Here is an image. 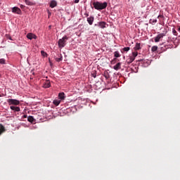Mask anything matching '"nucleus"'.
<instances>
[{
	"label": "nucleus",
	"instance_id": "33",
	"mask_svg": "<svg viewBox=\"0 0 180 180\" xmlns=\"http://www.w3.org/2000/svg\"><path fill=\"white\" fill-rule=\"evenodd\" d=\"M162 15H159L158 16V18H162Z\"/></svg>",
	"mask_w": 180,
	"mask_h": 180
},
{
	"label": "nucleus",
	"instance_id": "4",
	"mask_svg": "<svg viewBox=\"0 0 180 180\" xmlns=\"http://www.w3.org/2000/svg\"><path fill=\"white\" fill-rule=\"evenodd\" d=\"M165 37V34L164 33H162V34H159L157 35L156 37L154 38V41L155 42H158L160 41V39L162 38V37Z\"/></svg>",
	"mask_w": 180,
	"mask_h": 180
},
{
	"label": "nucleus",
	"instance_id": "1",
	"mask_svg": "<svg viewBox=\"0 0 180 180\" xmlns=\"http://www.w3.org/2000/svg\"><path fill=\"white\" fill-rule=\"evenodd\" d=\"M93 6H94V8L96 10L102 11V10L107 8L108 3L107 2L101 3V2H98V1H94L93 3Z\"/></svg>",
	"mask_w": 180,
	"mask_h": 180
},
{
	"label": "nucleus",
	"instance_id": "24",
	"mask_svg": "<svg viewBox=\"0 0 180 180\" xmlns=\"http://www.w3.org/2000/svg\"><path fill=\"white\" fill-rule=\"evenodd\" d=\"M130 50V47L127 46V47H124L122 49V51L124 52H127Z\"/></svg>",
	"mask_w": 180,
	"mask_h": 180
},
{
	"label": "nucleus",
	"instance_id": "15",
	"mask_svg": "<svg viewBox=\"0 0 180 180\" xmlns=\"http://www.w3.org/2000/svg\"><path fill=\"white\" fill-rule=\"evenodd\" d=\"M114 56H115V58H120L121 55H120V53H119L118 51H115L114 52Z\"/></svg>",
	"mask_w": 180,
	"mask_h": 180
},
{
	"label": "nucleus",
	"instance_id": "19",
	"mask_svg": "<svg viewBox=\"0 0 180 180\" xmlns=\"http://www.w3.org/2000/svg\"><path fill=\"white\" fill-rule=\"evenodd\" d=\"M59 98L61 100H64L65 99V93H59Z\"/></svg>",
	"mask_w": 180,
	"mask_h": 180
},
{
	"label": "nucleus",
	"instance_id": "30",
	"mask_svg": "<svg viewBox=\"0 0 180 180\" xmlns=\"http://www.w3.org/2000/svg\"><path fill=\"white\" fill-rule=\"evenodd\" d=\"M79 2V0H75V4H78Z\"/></svg>",
	"mask_w": 180,
	"mask_h": 180
},
{
	"label": "nucleus",
	"instance_id": "22",
	"mask_svg": "<svg viewBox=\"0 0 180 180\" xmlns=\"http://www.w3.org/2000/svg\"><path fill=\"white\" fill-rule=\"evenodd\" d=\"M60 103V101H58V100H55L53 101L54 105H56V106H58Z\"/></svg>",
	"mask_w": 180,
	"mask_h": 180
},
{
	"label": "nucleus",
	"instance_id": "6",
	"mask_svg": "<svg viewBox=\"0 0 180 180\" xmlns=\"http://www.w3.org/2000/svg\"><path fill=\"white\" fill-rule=\"evenodd\" d=\"M27 38L30 40H32L33 39H37V36H36L35 34H32V33H28L27 34Z\"/></svg>",
	"mask_w": 180,
	"mask_h": 180
},
{
	"label": "nucleus",
	"instance_id": "26",
	"mask_svg": "<svg viewBox=\"0 0 180 180\" xmlns=\"http://www.w3.org/2000/svg\"><path fill=\"white\" fill-rule=\"evenodd\" d=\"M172 33L174 36H177L178 33L174 28L172 29Z\"/></svg>",
	"mask_w": 180,
	"mask_h": 180
},
{
	"label": "nucleus",
	"instance_id": "23",
	"mask_svg": "<svg viewBox=\"0 0 180 180\" xmlns=\"http://www.w3.org/2000/svg\"><path fill=\"white\" fill-rule=\"evenodd\" d=\"M151 50H152V52H155L158 50V46H152Z\"/></svg>",
	"mask_w": 180,
	"mask_h": 180
},
{
	"label": "nucleus",
	"instance_id": "7",
	"mask_svg": "<svg viewBox=\"0 0 180 180\" xmlns=\"http://www.w3.org/2000/svg\"><path fill=\"white\" fill-rule=\"evenodd\" d=\"M57 5H58V2L57 1H56L55 0L51 1V2H50V8H53L56 7Z\"/></svg>",
	"mask_w": 180,
	"mask_h": 180
},
{
	"label": "nucleus",
	"instance_id": "11",
	"mask_svg": "<svg viewBox=\"0 0 180 180\" xmlns=\"http://www.w3.org/2000/svg\"><path fill=\"white\" fill-rule=\"evenodd\" d=\"M121 65H122V63H117V65L113 67V69L115 71H118L119 70L121 69Z\"/></svg>",
	"mask_w": 180,
	"mask_h": 180
},
{
	"label": "nucleus",
	"instance_id": "35",
	"mask_svg": "<svg viewBox=\"0 0 180 180\" xmlns=\"http://www.w3.org/2000/svg\"><path fill=\"white\" fill-rule=\"evenodd\" d=\"M94 77L96 78V75H94Z\"/></svg>",
	"mask_w": 180,
	"mask_h": 180
},
{
	"label": "nucleus",
	"instance_id": "34",
	"mask_svg": "<svg viewBox=\"0 0 180 180\" xmlns=\"http://www.w3.org/2000/svg\"><path fill=\"white\" fill-rule=\"evenodd\" d=\"M178 31L180 32V27H179Z\"/></svg>",
	"mask_w": 180,
	"mask_h": 180
},
{
	"label": "nucleus",
	"instance_id": "28",
	"mask_svg": "<svg viewBox=\"0 0 180 180\" xmlns=\"http://www.w3.org/2000/svg\"><path fill=\"white\" fill-rule=\"evenodd\" d=\"M5 63H6V60L5 59H4V58L0 59V63L1 64H5Z\"/></svg>",
	"mask_w": 180,
	"mask_h": 180
},
{
	"label": "nucleus",
	"instance_id": "18",
	"mask_svg": "<svg viewBox=\"0 0 180 180\" xmlns=\"http://www.w3.org/2000/svg\"><path fill=\"white\" fill-rule=\"evenodd\" d=\"M59 57H60V58H56V61L57 63H60V61L63 60V56H62V54H60V55H59Z\"/></svg>",
	"mask_w": 180,
	"mask_h": 180
},
{
	"label": "nucleus",
	"instance_id": "17",
	"mask_svg": "<svg viewBox=\"0 0 180 180\" xmlns=\"http://www.w3.org/2000/svg\"><path fill=\"white\" fill-rule=\"evenodd\" d=\"M27 121L30 122V123H33L34 121V117L33 116H28Z\"/></svg>",
	"mask_w": 180,
	"mask_h": 180
},
{
	"label": "nucleus",
	"instance_id": "20",
	"mask_svg": "<svg viewBox=\"0 0 180 180\" xmlns=\"http://www.w3.org/2000/svg\"><path fill=\"white\" fill-rule=\"evenodd\" d=\"M25 4L27 6H32L34 5L33 2L30 1V0H25Z\"/></svg>",
	"mask_w": 180,
	"mask_h": 180
},
{
	"label": "nucleus",
	"instance_id": "13",
	"mask_svg": "<svg viewBox=\"0 0 180 180\" xmlns=\"http://www.w3.org/2000/svg\"><path fill=\"white\" fill-rule=\"evenodd\" d=\"M134 49L135 51L141 50V44H140V43H136V44H135V46L134 47Z\"/></svg>",
	"mask_w": 180,
	"mask_h": 180
},
{
	"label": "nucleus",
	"instance_id": "29",
	"mask_svg": "<svg viewBox=\"0 0 180 180\" xmlns=\"http://www.w3.org/2000/svg\"><path fill=\"white\" fill-rule=\"evenodd\" d=\"M104 77L105 78V79H109L110 78V76H109V75H108V73H105L104 74Z\"/></svg>",
	"mask_w": 180,
	"mask_h": 180
},
{
	"label": "nucleus",
	"instance_id": "16",
	"mask_svg": "<svg viewBox=\"0 0 180 180\" xmlns=\"http://www.w3.org/2000/svg\"><path fill=\"white\" fill-rule=\"evenodd\" d=\"M138 56V52L137 51H134L132 53V56H130L129 57L131 58H134V59H136V58Z\"/></svg>",
	"mask_w": 180,
	"mask_h": 180
},
{
	"label": "nucleus",
	"instance_id": "25",
	"mask_svg": "<svg viewBox=\"0 0 180 180\" xmlns=\"http://www.w3.org/2000/svg\"><path fill=\"white\" fill-rule=\"evenodd\" d=\"M41 54L42 56L46 57L47 56V53H46L44 51H41Z\"/></svg>",
	"mask_w": 180,
	"mask_h": 180
},
{
	"label": "nucleus",
	"instance_id": "27",
	"mask_svg": "<svg viewBox=\"0 0 180 180\" xmlns=\"http://www.w3.org/2000/svg\"><path fill=\"white\" fill-rule=\"evenodd\" d=\"M150 23L155 24L157 22V19L150 20Z\"/></svg>",
	"mask_w": 180,
	"mask_h": 180
},
{
	"label": "nucleus",
	"instance_id": "36",
	"mask_svg": "<svg viewBox=\"0 0 180 180\" xmlns=\"http://www.w3.org/2000/svg\"><path fill=\"white\" fill-rule=\"evenodd\" d=\"M51 15V13H49V15Z\"/></svg>",
	"mask_w": 180,
	"mask_h": 180
},
{
	"label": "nucleus",
	"instance_id": "31",
	"mask_svg": "<svg viewBox=\"0 0 180 180\" xmlns=\"http://www.w3.org/2000/svg\"><path fill=\"white\" fill-rule=\"evenodd\" d=\"M20 8H25V6H23V5H20Z\"/></svg>",
	"mask_w": 180,
	"mask_h": 180
},
{
	"label": "nucleus",
	"instance_id": "12",
	"mask_svg": "<svg viewBox=\"0 0 180 180\" xmlns=\"http://www.w3.org/2000/svg\"><path fill=\"white\" fill-rule=\"evenodd\" d=\"M98 26L100 27V28L104 29V28L106 27V22H98Z\"/></svg>",
	"mask_w": 180,
	"mask_h": 180
},
{
	"label": "nucleus",
	"instance_id": "10",
	"mask_svg": "<svg viewBox=\"0 0 180 180\" xmlns=\"http://www.w3.org/2000/svg\"><path fill=\"white\" fill-rule=\"evenodd\" d=\"M6 128L4 125H2L1 124H0V136L2 134L6 132Z\"/></svg>",
	"mask_w": 180,
	"mask_h": 180
},
{
	"label": "nucleus",
	"instance_id": "14",
	"mask_svg": "<svg viewBox=\"0 0 180 180\" xmlns=\"http://www.w3.org/2000/svg\"><path fill=\"white\" fill-rule=\"evenodd\" d=\"M50 86H51L50 81H49V80H46V81L45 82L44 85V87L45 89H47V88H49Z\"/></svg>",
	"mask_w": 180,
	"mask_h": 180
},
{
	"label": "nucleus",
	"instance_id": "5",
	"mask_svg": "<svg viewBox=\"0 0 180 180\" xmlns=\"http://www.w3.org/2000/svg\"><path fill=\"white\" fill-rule=\"evenodd\" d=\"M12 12L13 13H16V14H18V15L21 14V10L18 7H16V6L12 8Z\"/></svg>",
	"mask_w": 180,
	"mask_h": 180
},
{
	"label": "nucleus",
	"instance_id": "32",
	"mask_svg": "<svg viewBox=\"0 0 180 180\" xmlns=\"http://www.w3.org/2000/svg\"><path fill=\"white\" fill-rule=\"evenodd\" d=\"M23 118H27V115H23Z\"/></svg>",
	"mask_w": 180,
	"mask_h": 180
},
{
	"label": "nucleus",
	"instance_id": "2",
	"mask_svg": "<svg viewBox=\"0 0 180 180\" xmlns=\"http://www.w3.org/2000/svg\"><path fill=\"white\" fill-rule=\"evenodd\" d=\"M68 40V37L67 36H64L61 39L58 41V46L60 49H63L65 46V42Z\"/></svg>",
	"mask_w": 180,
	"mask_h": 180
},
{
	"label": "nucleus",
	"instance_id": "21",
	"mask_svg": "<svg viewBox=\"0 0 180 180\" xmlns=\"http://www.w3.org/2000/svg\"><path fill=\"white\" fill-rule=\"evenodd\" d=\"M134 60H135V59H134L133 58L129 57V58L127 60V63L129 64H130V63H133V61H134Z\"/></svg>",
	"mask_w": 180,
	"mask_h": 180
},
{
	"label": "nucleus",
	"instance_id": "37",
	"mask_svg": "<svg viewBox=\"0 0 180 180\" xmlns=\"http://www.w3.org/2000/svg\"><path fill=\"white\" fill-rule=\"evenodd\" d=\"M51 15V13H49V15Z\"/></svg>",
	"mask_w": 180,
	"mask_h": 180
},
{
	"label": "nucleus",
	"instance_id": "8",
	"mask_svg": "<svg viewBox=\"0 0 180 180\" xmlns=\"http://www.w3.org/2000/svg\"><path fill=\"white\" fill-rule=\"evenodd\" d=\"M10 108L13 111H15V112H20V108L18 106L11 105Z\"/></svg>",
	"mask_w": 180,
	"mask_h": 180
},
{
	"label": "nucleus",
	"instance_id": "9",
	"mask_svg": "<svg viewBox=\"0 0 180 180\" xmlns=\"http://www.w3.org/2000/svg\"><path fill=\"white\" fill-rule=\"evenodd\" d=\"M94 20V18L93 16H91L86 19V21H88L89 25H92Z\"/></svg>",
	"mask_w": 180,
	"mask_h": 180
},
{
	"label": "nucleus",
	"instance_id": "3",
	"mask_svg": "<svg viewBox=\"0 0 180 180\" xmlns=\"http://www.w3.org/2000/svg\"><path fill=\"white\" fill-rule=\"evenodd\" d=\"M7 102H8V105H18L20 103L18 100L12 99V98L8 99Z\"/></svg>",
	"mask_w": 180,
	"mask_h": 180
}]
</instances>
